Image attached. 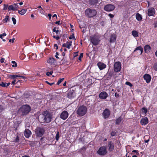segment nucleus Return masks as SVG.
I'll list each match as a JSON object with an SVG mask.
<instances>
[{
    "mask_svg": "<svg viewBox=\"0 0 157 157\" xmlns=\"http://www.w3.org/2000/svg\"><path fill=\"white\" fill-rule=\"evenodd\" d=\"M5 59L4 58H1L0 59V62L1 63H3L4 62Z\"/></svg>",
    "mask_w": 157,
    "mask_h": 157,
    "instance_id": "e2e57ef3",
    "label": "nucleus"
},
{
    "mask_svg": "<svg viewBox=\"0 0 157 157\" xmlns=\"http://www.w3.org/2000/svg\"><path fill=\"white\" fill-rule=\"evenodd\" d=\"M143 78L147 83H149L150 82L151 78V76L148 74H144L143 76Z\"/></svg>",
    "mask_w": 157,
    "mask_h": 157,
    "instance_id": "4468645a",
    "label": "nucleus"
},
{
    "mask_svg": "<svg viewBox=\"0 0 157 157\" xmlns=\"http://www.w3.org/2000/svg\"><path fill=\"white\" fill-rule=\"evenodd\" d=\"M68 46V44L67 43V42L66 43H64L63 45L62 46L67 48V46Z\"/></svg>",
    "mask_w": 157,
    "mask_h": 157,
    "instance_id": "4d7b16f0",
    "label": "nucleus"
},
{
    "mask_svg": "<svg viewBox=\"0 0 157 157\" xmlns=\"http://www.w3.org/2000/svg\"><path fill=\"white\" fill-rule=\"evenodd\" d=\"M115 96L116 98H118L119 97V94L117 93H115Z\"/></svg>",
    "mask_w": 157,
    "mask_h": 157,
    "instance_id": "bf43d9fd",
    "label": "nucleus"
},
{
    "mask_svg": "<svg viewBox=\"0 0 157 157\" xmlns=\"http://www.w3.org/2000/svg\"><path fill=\"white\" fill-rule=\"evenodd\" d=\"M59 138V132H57L55 136V139L57 141H58Z\"/></svg>",
    "mask_w": 157,
    "mask_h": 157,
    "instance_id": "c9c22d12",
    "label": "nucleus"
},
{
    "mask_svg": "<svg viewBox=\"0 0 157 157\" xmlns=\"http://www.w3.org/2000/svg\"><path fill=\"white\" fill-rule=\"evenodd\" d=\"M53 71H51L50 72H47V73H46V75H47L48 76H49L50 75H52V74L53 73Z\"/></svg>",
    "mask_w": 157,
    "mask_h": 157,
    "instance_id": "de8ad7c7",
    "label": "nucleus"
},
{
    "mask_svg": "<svg viewBox=\"0 0 157 157\" xmlns=\"http://www.w3.org/2000/svg\"><path fill=\"white\" fill-rule=\"evenodd\" d=\"M12 63L13 65H12V66L13 67H16L17 66V64L16 63L15 61H12Z\"/></svg>",
    "mask_w": 157,
    "mask_h": 157,
    "instance_id": "ea45409f",
    "label": "nucleus"
},
{
    "mask_svg": "<svg viewBox=\"0 0 157 157\" xmlns=\"http://www.w3.org/2000/svg\"><path fill=\"white\" fill-rule=\"evenodd\" d=\"M110 112L108 109H105L102 113L103 117L105 119L108 118L109 116Z\"/></svg>",
    "mask_w": 157,
    "mask_h": 157,
    "instance_id": "9b49d317",
    "label": "nucleus"
},
{
    "mask_svg": "<svg viewBox=\"0 0 157 157\" xmlns=\"http://www.w3.org/2000/svg\"><path fill=\"white\" fill-rule=\"evenodd\" d=\"M99 2V0H90L89 3L91 5H96Z\"/></svg>",
    "mask_w": 157,
    "mask_h": 157,
    "instance_id": "393cba45",
    "label": "nucleus"
},
{
    "mask_svg": "<svg viewBox=\"0 0 157 157\" xmlns=\"http://www.w3.org/2000/svg\"><path fill=\"white\" fill-rule=\"evenodd\" d=\"M4 7L3 8V10H7V9H8V6L7 5L4 4Z\"/></svg>",
    "mask_w": 157,
    "mask_h": 157,
    "instance_id": "3c124183",
    "label": "nucleus"
},
{
    "mask_svg": "<svg viewBox=\"0 0 157 157\" xmlns=\"http://www.w3.org/2000/svg\"><path fill=\"white\" fill-rule=\"evenodd\" d=\"M27 11V9H26V10H25V9H23L21 10H18V13L20 14L23 15Z\"/></svg>",
    "mask_w": 157,
    "mask_h": 157,
    "instance_id": "7c9ffc66",
    "label": "nucleus"
},
{
    "mask_svg": "<svg viewBox=\"0 0 157 157\" xmlns=\"http://www.w3.org/2000/svg\"><path fill=\"white\" fill-rule=\"evenodd\" d=\"M6 82L4 83L2 82L0 83V86L3 87H6Z\"/></svg>",
    "mask_w": 157,
    "mask_h": 157,
    "instance_id": "79ce46f5",
    "label": "nucleus"
},
{
    "mask_svg": "<svg viewBox=\"0 0 157 157\" xmlns=\"http://www.w3.org/2000/svg\"><path fill=\"white\" fill-rule=\"evenodd\" d=\"M150 139H145L144 140V141L145 143H147L149 141Z\"/></svg>",
    "mask_w": 157,
    "mask_h": 157,
    "instance_id": "69168bd1",
    "label": "nucleus"
},
{
    "mask_svg": "<svg viewBox=\"0 0 157 157\" xmlns=\"http://www.w3.org/2000/svg\"><path fill=\"white\" fill-rule=\"evenodd\" d=\"M15 39L14 38H13L12 40L11 39H10L9 40V42H12V43H13Z\"/></svg>",
    "mask_w": 157,
    "mask_h": 157,
    "instance_id": "13d9d810",
    "label": "nucleus"
},
{
    "mask_svg": "<svg viewBox=\"0 0 157 157\" xmlns=\"http://www.w3.org/2000/svg\"><path fill=\"white\" fill-rule=\"evenodd\" d=\"M132 152H134L136 153V155H139V151L138 150H134L132 151Z\"/></svg>",
    "mask_w": 157,
    "mask_h": 157,
    "instance_id": "5fc2aeb1",
    "label": "nucleus"
},
{
    "mask_svg": "<svg viewBox=\"0 0 157 157\" xmlns=\"http://www.w3.org/2000/svg\"><path fill=\"white\" fill-rule=\"evenodd\" d=\"M132 35L135 37H137L138 36V32L136 30H133L132 31Z\"/></svg>",
    "mask_w": 157,
    "mask_h": 157,
    "instance_id": "c756f323",
    "label": "nucleus"
},
{
    "mask_svg": "<svg viewBox=\"0 0 157 157\" xmlns=\"http://www.w3.org/2000/svg\"><path fill=\"white\" fill-rule=\"evenodd\" d=\"M90 42L94 46L98 45L100 41V37L96 35H94L90 37Z\"/></svg>",
    "mask_w": 157,
    "mask_h": 157,
    "instance_id": "7ed1b4c3",
    "label": "nucleus"
},
{
    "mask_svg": "<svg viewBox=\"0 0 157 157\" xmlns=\"http://www.w3.org/2000/svg\"><path fill=\"white\" fill-rule=\"evenodd\" d=\"M69 39L71 40L73 38H75V36L74 34H72L69 37Z\"/></svg>",
    "mask_w": 157,
    "mask_h": 157,
    "instance_id": "8fccbe9b",
    "label": "nucleus"
},
{
    "mask_svg": "<svg viewBox=\"0 0 157 157\" xmlns=\"http://www.w3.org/2000/svg\"><path fill=\"white\" fill-rule=\"evenodd\" d=\"M4 23H6L10 21V19H9V16L8 15H6L5 16V17L4 20Z\"/></svg>",
    "mask_w": 157,
    "mask_h": 157,
    "instance_id": "f704fd0d",
    "label": "nucleus"
},
{
    "mask_svg": "<svg viewBox=\"0 0 157 157\" xmlns=\"http://www.w3.org/2000/svg\"><path fill=\"white\" fill-rule=\"evenodd\" d=\"M31 134V131L28 129H26L25 131L24 135L26 138L29 137Z\"/></svg>",
    "mask_w": 157,
    "mask_h": 157,
    "instance_id": "5701e85b",
    "label": "nucleus"
},
{
    "mask_svg": "<svg viewBox=\"0 0 157 157\" xmlns=\"http://www.w3.org/2000/svg\"><path fill=\"white\" fill-rule=\"evenodd\" d=\"M12 20L13 22L14 25H15L16 23V20L15 18L13 17L12 18Z\"/></svg>",
    "mask_w": 157,
    "mask_h": 157,
    "instance_id": "a18cd8bd",
    "label": "nucleus"
},
{
    "mask_svg": "<svg viewBox=\"0 0 157 157\" xmlns=\"http://www.w3.org/2000/svg\"><path fill=\"white\" fill-rule=\"evenodd\" d=\"M64 78H60L59 79L57 83V85H59L64 80Z\"/></svg>",
    "mask_w": 157,
    "mask_h": 157,
    "instance_id": "e433bc0d",
    "label": "nucleus"
},
{
    "mask_svg": "<svg viewBox=\"0 0 157 157\" xmlns=\"http://www.w3.org/2000/svg\"><path fill=\"white\" fill-rule=\"evenodd\" d=\"M86 147H83L82 148H81V150H82L85 151L86 150Z\"/></svg>",
    "mask_w": 157,
    "mask_h": 157,
    "instance_id": "774afa93",
    "label": "nucleus"
},
{
    "mask_svg": "<svg viewBox=\"0 0 157 157\" xmlns=\"http://www.w3.org/2000/svg\"><path fill=\"white\" fill-rule=\"evenodd\" d=\"M54 47L56 48V49H58V46L57 44H54Z\"/></svg>",
    "mask_w": 157,
    "mask_h": 157,
    "instance_id": "338daca9",
    "label": "nucleus"
},
{
    "mask_svg": "<svg viewBox=\"0 0 157 157\" xmlns=\"http://www.w3.org/2000/svg\"><path fill=\"white\" fill-rule=\"evenodd\" d=\"M53 31L56 33V34H58L59 33V30L58 29L56 30V27H55L53 29Z\"/></svg>",
    "mask_w": 157,
    "mask_h": 157,
    "instance_id": "58836bf2",
    "label": "nucleus"
},
{
    "mask_svg": "<svg viewBox=\"0 0 157 157\" xmlns=\"http://www.w3.org/2000/svg\"><path fill=\"white\" fill-rule=\"evenodd\" d=\"M35 134L37 137H41L45 132L44 129L40 127H37L35 129Z\"/></svg>",
    "mask_w": 157,
    "mask_h": 157,
    "instance_id": "6e6552de",
    "label": "nucleus"
},
{
    "mask_svg": "<svg viewBox=\"0 0 157 157\" xmlns=\"http://www.w3.org/2000/svg\"><path fill=\"white\" fill-rule=\"evenodd\" d=\"M52 118V116L48 111H44L43 116L39 119V121L41 123H49L51 121Z\"/></svg>",
    "mask_w": 157,
    "mask_h": 157,
    "instance_id": "f257e3e1",
    "label": "nucleus"
},
{
    "mask_svg": "<svg viewBox=\"0 0 157 157\" xmlns=\"http://www.w3.org/2000/svg\"><path fill=\"white\" fill-rule=\"evenodd\" d=\"M108 94L105 91L101 92L99 95V98L101 99H105L108 97Z\"/></svg>",
    "mask_w": 157,
    "mask_h": 157,
    "instance_id": "f8f14e48",
    "label": "nucleus"
},
{
    "mask_svg": "<svg viewBox=\"0 0 157 157\" xmlns=\"http://www.w3.org/2000/svg\"><path fill=\"white\" fill-rule=\"evenodd\" d=\"M6 34L5 33H3L2 34H1L0 35V38L2 39V37L6 36Z\"/></svg>",
    "mask_w": 157,
    "mask_h": 157,
    "instance_id": "09e8293b",
    "label": "nucleus"
},
{
    "mask_svg": "<svg viewBox=\"0 0 157 157\" xmlns=\"http://www.w3.org/2000/svg\"><path fill=\"white\" fill-rule=\"evenodd\" d=\"M109 16L110 17V18H113L114 17V15L110 13L109 14Z\"/></svg>",
    "mask_w": 157,
    "mask_h": 157,
    "instance_id": "052dcab7",
    "label": "nucleus"
},
{
    "mask_svg": "<svg viewBox=\"0 0 157 157\" xmlns=\"http://www.w3.org/2000/svg\"><path fill=\"white\" fill-rule=\"evenodd\" d=\"M154 26L155 28H157V21H156L154 23Z\"/></svg>",
    "mask_w": 157,
    "mask_h": 157,
    "instance_id": "0e129e2a",
    "label": "nucleus"
},
{
    "mask_svg": "<svg viewBox=\"0 0 157 157\" xmlns=\"http://www.w3.org/2000/svg\"><path fill=\"white\" fill-rule=\"evenodd\" d=\"M31 107L27 104L21 106L19 109V112L22 116L27 115L31 111Z\"/></svg>",
    "mask_w": 157,
    "mask_h": 157,
    "instance_id": "f03ea898",
    "label": "nucleus"
},
{
    "mask_svg": "<svg viewBox=\"0 0 157 157\" xmlns=\"http://www.w3.org/2000/svg\"><path fill=\"white\" fill-rule=\"evenodd\" d=\"M83 53H80V55L79 56L78 59L79 60H81L82 58L83 57Z\"/></svg>",
    "mask_w": 157,
    "mask_h": 157,
    "instance_id": "c03bdc74",
    "label": "nucleus"
},
{
    "mask_svg": "<svg viewBox=\"0 0 157 157\" xmlns=\"http://www.w3.org/2000/svg\"><path fill=\"white\" fill-rule=\"evenodd\" d=\"M17 4H14L13 5H10L8 9L9 10H13L14 11L16 10L17 9Z\"/></svg>",
    "mask_w": 157,
    "mask_h": 157,
    "instance_id": "a211bd4d",
    "label": "nucleus"
},
{
    "mask_svg": "<svg viewBox=\"0 0 157 157\" xmlns=\"http://www.w3.org/2000/svg\"><path fill=\"white\" fill-rule=\"evenodd\" d=\"M153 67L155 71H157V63H156L154 64Z\"/></svg>",
    "mask_w": 157,
    "mask_h": 157,
    "instance_id": "a19ab883",
    "label": "nucleus"
},
{
    "mask_svg": "<svg viewBox=\"0 0 157 157\" xmlns=\"http://www.w3.org/2000/svg\"><path fill=\"white\" fill-rule=\"evenodd\" d=\"M15 143H18L19 141V137L18 135H17L16 137H14L13 141Z\"/></svg>",
    "mask_w": 157,
    "mask_h": 157,
    "instance_id": "2f4dec72",
    "label": "nucleus"
},
{
    "mask_svg": "<svg viewBox=\"0 0 157 157\" xmlns=\"http://www.w3.org/2000/svg\"><path fill=\"white\" fill-rule=\"evenodd\" d=\"M122 120V118L121 116H120L116 120V124H119L121 122Z\"/></svg>",
    "mask_w": 157,
    "mask_h": 157,
    "instance_id": "bb28decb",
    "label": "nucleus"
},
{
    "mask_svg": "<svg viewBox=\"0 0 157 157\" xmlns=\"http://www.w3.org/2000/svg\"><path fill=\"white\" fill-rule=\"evenodd\" d=\"M113 74V71H109L107 74V75L108 76V77H112Z\"/></svg>",
    "mask_w": 157,
    "mask_h": 157,
    "instance_id": "473e14b6",
    "label": "nucleus"
},
{
    "mask_svg": "<svg viewBox=\"0 0 157 157\" xmlns=\"http://www.w3.org/2000/svg\"><path fill=\"white\" fill-rule=\"evenodd\" d=\"M144 139H150V137L149 135H146L144 137Z\"/></svg>",
    "mask_w": 157,
    "mask_h": 157,
    "instance_id": "49530a36",
    "label": "nucleus"
},
{
    "mask_svg": "<svg viewBox=\"0 0 157 157\" xmlns=\"http://www.w3.org/2000/svg\"><path fill=\"white\" fill-rule=\"evenodd\" d=\"M136 19L139 21H141L142 19V17L141 15L139 13H137L136 15Z\"/></svg>",
    "mask_w": 157,
    "mask_h": 157,
    "instance_id": "c85d7f7f",
    "label": "nucleus"
},
{
    "mask_svg": "<svg viewBox=\"0 0 157 157\" xmlns=\"http://www.w3.org/2000/svg\"><path fill=\"white\" fill-rule=\"evenodd\" d=\"M125 84L129 86L130 87H132L133 86L132 84L129 82L127 81L125 82Z\"/></svg>",
    "mask_w": 157,
    "mask_h": 157,
    "instance_id": "37998d69",
    "label": "nucleus"
},
{
    "mask_svg": "<svg viewBox=\"0 0 157 157\" xmlns=\"http://www.w3.org/2000/svg\"><path fill=\"white\" fill-rule=\"evenodd\" d=\"M30 56H31L32 59L33 60L36 59L37 58V55L35 53H32Z\"/></svg>",
    "mask_w": 157,
    "mask_h": 157,
    "instance_id": "72a5a7b5",
    "label": "nucleus"
},
{
    "mask_svg": "<svg viewBox=\"0 0 157 157\" xmlns=\"http://www.w3.org/2000/svg\"><path fill=\"white\" fill-rule=\"evenodd\" d=\"M75 88L74 87H71L68 90L67 96L68 98L72 99L76 96Z\"/></svg>",
    "mask_w": 157,
    "mask_h": 157,
    "instance_id": "423d86ee",
    "label": "nucleus"
},
{
    "mask_svg": "<svg viewBox=\"0 0 157 157\" xmlns=\"http://www.w3.org/2000/svg\"><path fill=\"white\" fill-rule=\"evenodd\" d=\"M68 113L66 111H63L60 114V117L62 119L65 120L68 117Z\"/></svg>",
    "mask_w": 157,
    "mask_h": 157,
    "instance_id": "ddd939ff",
    "label": "nucleus"
},
{
    "mask_svg": "<svg viewBox=\"0 0 157 157\" xmlns=\"http://www.w3.org/2000/svg\"><path fill=\"white\" fill-rule=\"evenodd\" d=\"M108 147L109 151L111 152L113 151L114 149V145L112 141H110L108 142Z\"/></svg>",
    "mask_w": 157,
    "mask_h": 157,
    "instance_id": "dca6fc26",
    "label": "nucleus"
},
{
    "mask_svg": "<svg viewBox=\"0 0 157 157\" xmlns=\"http://www.w3.org/2000/svg\"><path fill=\"white\" fill-rule=\"evenodd\" d=\"M148 119L147 117L142 118L140 121V124L142 125H146L148 123Z\"/></svg>",
    "mask_w": 157,
    "mask_h": 157,
    "instance_id": "4be33fe9",
    "label": "nucleus"
},
{
    "mask_svg": "<svg viewBox=\"0 0 157 157\" xmlns=\"http://www.w3.org/2000/svg\"><path fill=\"white\" fill-rule=\"evenodd\" d=\"M87 111L86 107L84 105L79 107L77 110V114L80 116H83L86 113Z\"/></svg>",
    "mask_w": 157,
    "mask_h": 157,
    "instance_id": "39448f33",
    "label": "nucleus"
},
{
    "mask_svg": "<svg viewBox=\"0 0 157 157\" xmlns=\"http://www.w3.org/2000/svg\"><path fill=\"white\" fill-rule=\"evenodd\" d=\"M10 77L11 79H13L14 78H22L24 79H25V77L24 76L18 75H10Z\"/></svg>",
    "mask_w": 157,
    "mask_h": 157,
    "instance_id": "412c9836",
    "label": "nucleus"
},
{
    "mask_svg": "<svg viewBox=\"0 0 157 157\" xmlns=\"http://www.w3.org/2000/svg\"><path fill=\"white\" fill-rule=\"evenodd\" d=\"M117 38V36L115 34H112L109 37V42L110 43H114Z\"/></svg>",
    "mask_w": 157,
    "mask_h": 157,
    "instance_id": "f3484780",
    "label": "nucleus"
},
{
    "mask_svg": "<svg viewBox=\"0 0 157 157\" xmlns=\"http://www.w3.org/2000/svg\"><path fill=\"white\" fill-rule=\"evenodd\" d=\"M138 50H139L140 51V54L141 55L143 51V48L142 47H141V46L137 47L134 50L133 52H135L136 51Z\"/></svg>",
    "mask_w": 157,
    "mask_h": 157,
    "instance_id": "a878e982",
    "label": "nucleus"
},
{
    "mask_svg": "<svg viewBox=\"0 0 157 157\" xmlns=\"http://www.w3.org/2000/svg\"><path fill=\"white\" fill-rule=\"evenodd\" d=\"M97 65L100 70H102L106 67V64L103 63L99 62L97 63Z\"/></svg>",
    "mask_w": 157,
    "mask_h": 157,
    "instance_id": "6ab92c4d",
    "label": "nucleus"
},
{
    "mask_svg": "<svg viewBox=\"0 0 157 157\" xmlns=\"http://www.w3.org/2000/svg\"><path fill=\"white\" fill-rule=\"evenodd\" d=\"M53 37L54 38H55L56 40H58L59 39L60 37L59 36H53Z\"/></svg>",
    "mask_w": 157,
    "mask_h": 157,
    "instance_id": "6e6d98bb",
    "label": "nucleus"
},
{
    "mask_svg": "<svg viewBox=\"0 0 157 157\" xmlns=\"http://www.w3.org/2000/svg\"><path fill=\"white\" fill-rule=\"evenodd\" d=\"M108 152L106 147L103 146L101 147L97 151V153L100 155L104 156Z\"/></svg>",
    "mask_w": 157,
    "mask_h": 157,
    "instance_id": "0eeeda50",
    "label": "nucleus"
},
{
    "mask_svg": "<svg viewBox=\"0 0 157 157\" xmlns=\"http://www.w3.org/2000/svg\"><path fill=\"white\" fill-rule=\"evenodd\" d=\"M155 10L153 7L150 8L148 10V15L149 16H153L155 14Z\"/></svg>",
    "mask_w": 157,
    "mask_h": 157,
    "instance_id": "2eb2a0df",
    "label": "nucleus"
},
{
    "mask_svg": "<svg viewBox=\"0 0 157 157\" xmlns=\"http://www.w3.org/2000/svg\"><path fill=\"white\" fill-rule=\"evenodd\" d=\"M151 47L148 44L145 45L144 47V51L145 53L148 54L150 52Z\"/></svg>",
    "mask_w": 157,
    "mask_h": 157,
    "instance_id": "aec40b11",
    "label": "nucleus"
},
{
    "mask_svg": "<svg viewBox=\"0 0 157 157\" xmlns=\"http://www.w3.org/2000/svg\"><path fill=\"white\" fill-rule=\"evenodd\" d=\"M67 43L68 44V46H67V48L68 49H70L71 48V46L72 45V42L70 41L69 42L68 41L67 42Z\"/></svg>",
    "mask_w": 157,
    "mask_h": 157,
    "instance_id": "4c0bfd02",
    "label": "nucleus"
},
{
    "mask_svg": "<svg viewBox=\"0 0 157 157\" xmlns=\"http://www.w3.org/2000/svg\"><path fill=\"white\" fill-rule=\"evenodd\" d=\"M56 55L55 56V57H56L57 58V59H59V58L58 57V56L59 55V53L57 52H56Z\"/></svg>",
    "mask_w": 157,
    "mask_h": 157,
    "instance_id": "680f3d73",
    "label": "nucleus"
},
{
    "mask_svg": "<svg viewBox=\"0 0 157 157\" xmlns=\"http://www.w3.org/2000/svg\"><path fill=\"white\" fill-rule=\"evenodd\" d=\"M115 8V6L112 4H109L105 6L104 10L107 12H110L113 10Z\"/></svg>",
    "mask_w": 157,
    "mask_h": 157,
    "instance_id": "9d476101",
    "label": "nucleus"
},
{
    "mask_svg": "<svg viewBox=\"0 0 157 157\" xmlns=\"http://www.w3.org/2000/svg\"><path fill=\"white\" fill-rule=\"evenodd\" d=\"M142 114H146L147 112V109L145 107H143L141 110Z\"/></svg>",
    "mask_w": 157,
    "mask_h": 157,
    "instance_id": "cd10ccee",
    "label": "nucleus"
},
{
    "mask_svg": "<svg viewBox=\"0 0 157 157\" xmlns=\"http://www.w3.org/2000/svg\"><path fill=\"white\" fill-rule=\"evenodd\" d=\"M55 59L53 57H50L47 60V62L50 65H54Z\"/></svg>",
    "mask_w": 157,
    "mask_h": 157,
    "instance_id": "b1692460",
    "label": "nucleus"
},
{
    "mask_svg": "<svg viewBox=\"0 0 157 157\" xmlns=\"http://www.w3.org/2000/svg\"><path fill=\"white\" fill-rule=\"evenodd\" d=\"M116 135V132H115L113 131L111 133V136H114Z\"/></svg>",
    "mask_w": 157,
    "mask_h": 157,
    "instance_id": "603ef678",
    "label": "nucleus"
},
{
    "mask_svg": "<svg viewBox=\"0 0 157 157\" xmlns=\"http://www.w3.org/2000/svg\"><path fill=\"white\" fill-rule=\"evenodd\" d=\"M46 83L50 86H52L54 84V82L50 83L47 81H46Z\"/></svg>",
    "mask_w": 157,
    "mask_h": 157,
    "instance_id": "864d4df0",
    "label": "nucleus"
},
{
    "mask_svg": "<svg viewBox=\"0 0 157 157\" xmlns=\"http://www.w3.org/2000/svg\"><path fill=\"white\" fill-rule=\"evenodd\" d=\"M121 64L120 62L118 61L114 63L113 69L114 71L115 72H119L121 70Z\"/></svg>",
    "mask_w": 157,
    "mask_h": 157,
    "instance_id": "1a4fd4ad",
    "label": "nucleus"
},
{
    "mask_svg": "<svg viewBox=\"0 0 157 157\" xmlns=\"http://www.w3.org/2000/svg\"><path fill=\"white\" fill-rule=\"evenodd\" d=\"M97 12L95 10L90 8L86 9L85 11V14L88 17L91 18L95 16L97 14Z\"/></svg>",
    "mask_w": 157,
    "mask_h": 157,
    "instance_id": "20e7f679",
    "label": "nucleus"
}]
</instances>
